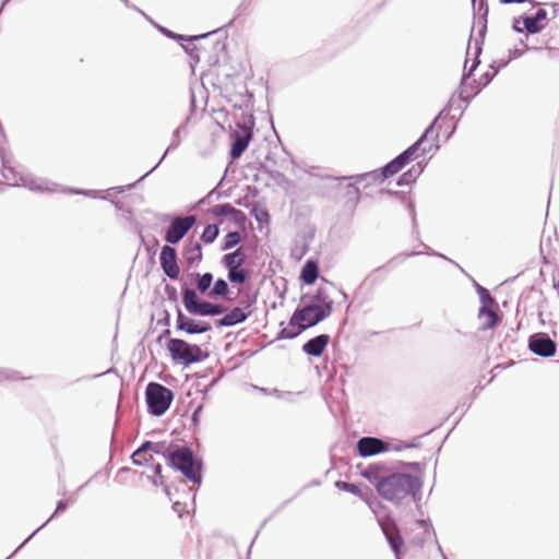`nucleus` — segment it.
Listing matches in <instances>:
<instances>
[{
    "instance_id": "nucleus-1",
    "label": "nucleus",
    "mask_w": 559,
    "mask_h": 559,
    "mask_svg": "<svg viewBox=\"0 0 559 559\" xmlns=\"http://www.w3.org/2000/svg\"><path fill=\"white\" fill-rule=\"evenodd\" d=\"M421 485V479L416 475L393 473L382 476L376 483V490L385 501L401 507L415 500Z\"/></svg>"
},
{
    "instance_id": "nucleus-2",
    "label": "nucleus",
    "mask_w": 559,
    "mask_h": 559,
    "mask_svg": "<svg viewBox=\"0 0 559 559\" xmlns=\"http://www.w3.org/2000/svg\"><path fill=\"white\" fill-rule=\"evenodd\" d=\"M317 304L305 306L296 309L289 323L281 330V336L284 338H294L304 330L314 326L332 312V300L326 296L324 290L319 289L314 296Z\"/></svg>"
},
{
    "instance_id": "nucleus-3",
    "label": "nucleus",
    "mask_w": 559,
    "mask_h": 559,
    "mask_svg": "<svg viewBox=\"0 0 559 559\" xmlns=\"http://www.w3.org/2000/svg\"><path fill=\"white\" fill-rule=\"evenodd\" d=\"M194 288H182V304L186 310L197 316H218L226 311V308L210 301H203L200 296H206L213 284V274L210 272L190 274Z\"/></svg>"
},
{
    "instance_id": "nucleus-4",
    "label": "nucleus",
    "mask_w": 559,
    "mask_h": 559,
    "mask_svg": "<svg viewBox=\"0 0 559 559\" xmlns=\"http://www.w3.org/2000/svg\"><path fill=\"white\" fill-rule=\"evenodd\" d=\"M167 463L180 471L189 480L201 481V464L194 460L193 452L189 448H178L169 452Z\"/></svg>"
},
{
    "instance_id": "nucleus-5",
    "label": "nucleus",
    "mask_w": 559,
    "mask_h": 559,
    "mask_svg": "<svg viewBox=\"0 0 559 559\" xmlns=\"http://www.w3.org/2000/svg\"><path fill=\"white\" fill-rule=\"evenodd\" d=\"M145 397L150 413L160 416L169 408L174 394L166 386L151 382L146 386Z\"/></svg>"
},
{
    "instance_id": "nucleus-6",
    "label": "nucleus",
    "mask_w": 559,
    "mask_h": 559,
    "mask_svg": "<svg viewBox=\"0 0 559 559\" xmlns=\"http://www.w3.org/2000/svg\"><path fill=\"white\" fill-rule=\"evenodd\" d=\"M167 349L175 361L183 365L201 361L205 357L200 346L189 344L180 338L169 340Z\"/></svg>"
},
{
    "instance_id": "nucleus-7",
    "label": "nucleus",
    "mask_w": 559,
    "mask_h": 559,
    "mask_svg": "<svg viewBox=\"0 0 559 559\" xmlns=\"http://www.w3.org/2000/svg\"><path fill=\"white\" fill-rule=\"evenodd\" d=\"M246 252L242 248H237L235 251L226 253L222 258L223 265L228 271V280L234 284H243L249 272L243 267L246 262Z\"/></svg>"
},
{
    "instance_id": "nucleus-8",
    "label": "nucleus",
    "mask_w": 559,
    "mask_h": 559,
    "mask_svg": "<svg viewBox=\"0 0 559 559\" xmlns=\"http://www.w3.org/2000/svg\"><path fill=\"white\" fill-rule=\"evenodd\" d=\"M195 223L197 218L194 215L175 217L165 233V241L171 245L178 243L195 225Z\"/></svg>"
},
{
    "instance_id": "nucleus-9",
    "label": "nucleus",
    "mask_w": 559,
    "mask_h": 559,
    "mask_svg": "<svg viewBox=\"0 0 559 559\" xmlns=\"http://www.w3.org/2000/svg\"><path fill=\"white\" fill-rule=\"evenodd\" d=\"M428 131L412 146H409L406 151L400 154L396 158L391 160L388 165H385L381 169V176L383 178H390L397 174L406 164H408L413 158L415 153L418 151L420 145L424 143Z\"/></svg>"
},
{
    "instance_id": "nucleus-10",
    "label": "nucleus",
    "mask_w": 559,
    "mask_h": 559,
    "mask_svg": "<svg viewBox=\"0 0 559 559\" xmlns=\"http://www.w3.org/2000/svg\"><path fill=\"white\" fill-rule=\"evenodd\" d=\"M496 302L486 289H483L479 320L484 329H491L497 324L498 314L495 309Z\"/></svg>"
},
{
    "instance_id": "nucleus-11",
    "label": "nucleus",
    "mask_w": 559,
    "mask_h": 559,
    "mask_svg": "<svg viewBox=\"0 0 559 559\" xmlns=\"http://www.w3.org/2000/svg\"><path fill=\"white\" fill-rule=\"evenodd\" d=\"M159 262L165 274L171 280H178L180 269L177 263V251L175 248L166 245L162 248Z\"/></svg>"
},
{
    "instance_id": "nucleus-12",
    "label": "nucleus",
    "mask_w": 559,
    "mask_h": 559,
    "mask_svg": "<svg viewBox=\"0 0 559 559\" xmlns=\"http://www.w3.org/2000/svg\"><path fill=\"white\" fill-rule=\"evenodd\" d=\"M389 444L381 439L364 437L356 444L359 456L367 457L389 451Z\"/></svg>"
},
{
    "instance_id": "nucleus-13",
    "label": "nucleus",
    "mask_w": 559,
    "mask_h": 559,
    "mask_svg": "<svg viewBox=\"0 0 559 559\" xmlns=\"http://www.w3.org/2000/svg\"><path fill=\"white\" fill-rule=\"evenodd\" d=\"M239 131L235 134V141L233 143L230 155L234 159L239 158L241 154L248 147L252 139V129L248 126H238Z\"/></svg>"
},
{
    "instance_id": "nucleus-14",
    "label": "nucleus",
    "mask_w": 559,
    "mask_h": 559,
    "mask_svg": "<svg viewBox=\"0 0 559 559\" xmlns=\"http://www.w3.org/2000/svg\"><path fill=\"white\" fill-rule=\"evenodd\" d=\"M530 349L539 356L550 357L556 353V343L545 335H535L530 340Z\"/></svg>"
},
{
    "instance_id": "nucleus-15",
    "label": "nucleus",
    "mask_w": 559,
    "mask_h": 559,
    "mask_svg": "<svg viewBox=\"0 0 559 559\" xmlns=\"http://www.w3.org/2000/svg\"><path fill=\"white\" fill-rule=\"evenodd\" d=\"M547 21V11L545 9H539L534 16L523 17V28H525L527 33L535 34L546 27Z\"/></svg>"
},
{
    "instance_id": "nucleus-16",
    "label": "nucleus",
    "mask_w": 559,
    "mask_h": 559,
    "mask_svg": "<svg viewBox=\"0 0 559 559\" xmlns=\"http://www.w3.org/2000/svg\"><path fill=\"white\" fill-rule=\"evenodd\" d=\"M182 257L188 266H194L202 262L203 252L199 241L189 240L182 250Z\"/></svg>"
},
{
    "instance_id": "nucleus-17",
    "label": "nucleus",
    "mask_w": 559,
    "mask_h": 559,
    "mask_svg": "<svg viewBox=\"0 0 559 559\" xmlns=\"http://www.w3.org/2000/svg\"><path fill=\"white\" fill-rule=\"evenodd\" d=\"M330 342L326 334L318 335L304 344L302 350L310 356H320Z\"/></svg>"
},
{
    "instance_id": "nucleus-18",
    "label": "nucleus",
    "mask_w": 559,
    "mask_h": 559,
    "mask_svg": "<svg viewBox=\"0 0 559 559\" xmlns=\"http://www.w3.org/2000/svg\"><path fill=\"white\" fill-rule=\"evenodd\" d=\"M177 326L179 330L186 331L189 334L204 333L211 330V325L209 323H195L194 320L189 319L181 313L178 316Z\"/></svg>"
},
{
    "instance_id": "nucleus-19",
    "label": "nucleus",
    "mask_w": 559,
    "mask_h": 559,
    "mask_svg": "<svg viewBox=\"0 0 559 559\" xmlns=\"http://www.w3.org/2000/svg\"><path fill=\"white\" fill-rule=\"evenodd\" d=\"M248 314L241 308H234L226 316H224L218 324L222 326H231L238 323L243 322L247 319Z\"/></svg>"
},
{
    "instance_id": "nucleus-20",
    "label": "nucleus",
    "mask_w": 559,
    "mask_h": 559,
    "mask_svg": "<svg viewBox=\"0 0 559 559\" xmlns=\"http://www.w3.org/2000/svg\"><path fill=\"white\" fill-rule=\"evenodd\" d=\"M154 460L151 453V443L146 442L132 454V461L135 465H146Z\"/></svg>"
},
{
    "instance_id": "nucleus-21",
    "label": "nucleus",
    "mask_w": 559,
    "mask_h": 559,
    "mask_svg": "<svg viewBox=\"0 0 559 559\" xmlns=\"http://www.w3.org/2000/svg\"><path fill=\"white\" fill-rule=\"evenodd\" d=\"M211 213L213 216H234L236 219L238 216L243 217V213L237 209H235L231 204H217L211 209Z\"/></svg>"
},
{
    "instance_id": "nucleus-22",
    "label": "nucleus",
    "mask_w": 559,
    "mask_h": 559,
    "mask_svg": "<svg viewBox=\"0 0 559 559\" xmlns=\"http://www.w3.org/2000/svg\"><path fill=\"white\" fill-rule=\"evenodd\" d=\"M318 265L314 261H307L301 270L300 278L301 281L307 284L311 285L316 282L318 277Z\"/></svg>"
},
{
    "instance_id": "nucleus-23",
    "label": "nucleus",
    "mask_w": 559,
    "mask_h": 559,
    "mask_svg": "<svg viewBox=\"0 0 559 559\" xmlns=\"http://www.w3.org/2000/svg\"><path fill=\"white\" fill-rule=\"evenodd\" d=\"M213 287L207 293V297L211 299L224 298L229 293V286L227 282L223 278H218L215 282L213 281Z\"/></svg>"
},
{
    "instance_id": "nucleus-24",
    "label": "nucleus",
    "mask_w": 559,
    "mask_h": 559,
    "mask_svg": "<svg viewBox=\"0 0 559 559\" xmlns=\"http://www.w3.org/2000/svg\"><path fill=\"white\" fill-rule=\"evenodd\" d=\"M382 530L393 551L395 555H399L401 546L403 545L402 536L395 528L382 526Z\"/></svg>"
},
{
    "instance_id": "nucleus-25",
    "label": "nucleus",
    "mask_w": 559,
    "mask_h": 559,
    "mask_svg": "<svg viewBox=\"0 0 559 559\" xmlns=\"http://www.w3.org/2000/svg\"><path fill=\"white\" fill-rule=\"evenodd\" d=\"M384 469L385 467L381 464H372L361 473V476L376 486V483L381 478L379 475Z\"/></svg>"
},
{
    "instance_id": "nucleus-26",
    "label": "nucleus",
    "mask_w": 559,
    "mask_h": 559,
    "mask_svg": "<svg viewBox=\"0 0 559 559\" xmlns=\"http://www.w3.org/2000/svg\"><path fill=\"white\" fill-rule=\"evenodd\" d=\"M218 234L219 229L216 225H207L201 235V240L204 243H212L217 238Z\"/></svg>"
},
{
    "instance_id": "nucleus-27",
    "label": "nucleus",
    "mask_w": 559,
    "mask_h": 559,
    "mask_svg": "<svg viewBox=\"0 0 559 559\" xmlns=\"http://www.w3.org/2000/svg\"><path fill=\"white\" fill-rule=\"evenodd\" d=\"M241 241V235L239 231L228 233L224 238V243L222 249L228 250L237 246Z\"/></svg>"
},
{
    "instance_id": "nucleus-28",
    "label": "nucleus",
    "mask_w": 559,
    "mask_h": 559,
    "mask_svg": "<svg viewBox=\"0 0 559 559\" xmlns=\"http://www.w3.org/2000/svg\"><path fill=\"white\" fill-rule=\"evenodd\" d=\"M336 487L341 490H344V491L350 492L355 496H358L360 498H364V492L361 491L359 486H357L355 484H350V483H346V481H337Z\"/></svg>"
},
{
    "instance_id": "nucleus-29",
    "label": "nucleus",
    "mask_w": 559,
    "mask_h": 559,
    "mask_svg": "<svg viewBox=\"0 0 559 559\" xmlns=\"http://www.w3.org/2000/svg\"><path fill=\"white\" fill-rule=\"evenodd\" d=\"M513 29L519 32V33H522L523 31H525V28H523V19H514L513 21Z\"/></svg>"
},
{
    "instance_id": "nucleus-30",
    "label": "nucleus",
    "mask_w": 559,
    "mask_h": 559,
    "mask_svg": "<svg viewBox=\"0 0 559 559\" xmlns=\"http://www.w3.org/2000/svg\"><path fill=\"white\" fill-rule=\"evenodd\" d=\"M68 507V502L67 501H59L58 504H57V508H56V511L53 513V515L60 513V512H63Z\"/></svg>"
},
{
    "instance_id": "nucleus-31",
    "label": "nucleus",
    "mask_w": 559,
    "mask_h": 559,
    "mask_svg": "<svg viewBox=\"0 0 559 559\" xmlns=\"http://www.w3.org/2000/svg\"><path fill=\"white\" fill-rule=\"evenodd\" d=\"M490 81V78L486 74V79L483 80L481 78L479 79V84H483V85H487Z\"/></svg>"
},
{
    "instance_id": "nucleus-32",
    "label": "nucleus",
    "mask_w": 559,
    "mask_h": 559,
    "mask_svg": "<svg viewBox=\"0 0 559 559\" xmlns=\"http://www.w3.org/2000/svg\"><path fill=\"white\" fill-rule=\"evenodd\" d=\"M174 509H175L176 511H178V512H179V510H180V503H179V502H176V503L174 504Z\"/></svg>"
},
{
    "instance_id": "nucleus-33",
    "label": "nucleus",
    "mask_w": 559,
    "mask_h": 559,
    "mask_svg": "<svg viewBox=\"0 0 559 559\" xmlns=\"http://www.w3.org/2000/svg\"><path fill=\"white\" fill-rule=\"evenodd\" d=\"M156 473H160V465L156 466Z\"/></svg>"
}]
</instances>
